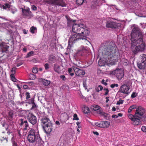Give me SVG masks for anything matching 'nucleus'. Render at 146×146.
I'll list each match as a JSON object with an SVG mask.
<instances>
[{
    "label": "nucleus",
    "instance_id": "obj_1",
    "mask_svg": "<svg viewBox=\"0 0 146 146\" xmlns=\"http://www.w3.org/2000/svg\"><path fill=\"white\" fill-rule=\"evenodd\" d=\"M131 49L134 54L144 50L145 44L143 41L142 33L139 28L135 27L133 28L131 35Z\"/></svg>",
    "mask_w": 146,
    "mask_h": 146
},
{
    "label": "nucleus",
    "instance_id": "obj_2",
    "mask_svg": "<svg viewBox=\"0 0 146 146\" xmlns=\"http://www.w3.org/2000/svg\"><path fill=\"white\" fill-rule=\"evenodd\" d=\"M102 53L107 56L106 60L113 64L118 61L120 56L119 50L113 42H110L104 46Z\"/></svg>",
    "mask_w": 146,
    "mask_h": 146
},
{
    "label": "nucleus",
    "instance_id": "obj_3",
    "mask_svg": "<svg viewBox=\"0 0 146 146\" xmlns=\"http://www.w3.org/2000/svg\"><path fill=\"white\" fill-rule=\"evenodd\" d=\"M72 31L74 33L87 36L90 33L89 31L88 30L85 26L82 24H73Z\"/></svg>",
    "mask_w": 146,
    "mask_h": 146
},
{
    "label": "nucleus",
    "instance_id": "obj_4",
    "mask_svg": "<svg viewBox=\"0 0 146 146\" xmlns=\"http://www.w3.org/2000/svg\"><path fill=\"white\" fill-rule=\"evenodd\" d=\"M41 123L44 130L46 133H49L53 129V124L49 118L43 117L40 120Z\"/></svg>",
    "mask_w": 146,
    "mask_h": 146
},
{
    "label": "nucleus",
    "instance_id": "obj_5",
    "mask_svg": "<svg viewBox=\"0 0 146 146\" xmlns=\"http://www.w3.org/2000/svg\"><path fill=\"white\" fill-rule=\"evenodd\" d=\"M86 36L87 35L80 34H74L70 37L69 40L70 42L74 43L78 41L82 40V42L84 44L88 45L90 42L87 39Z\"/></svg>",
    "mask_w": 146,
    "mask_h": 146
},
{
    "label": "nucleus",
    "instance_id": "obj_6",
    "mask_svg": "<svg viewBox=\"0 0 146 146\" xmlns=\"http://www.w3.org/2000/svg\"><path fill=\"white\" fill-rule=\"evenodd\" d=\"M27 134L28 141L31 143H34L36 139L40 135L38 130H35L33 129H31L29 130Z\"/></svg>",
    "mask_w": 146,
    "mask_h": 146
},
{
    "label": "nucleus",
    "instance_id": "obj_7",
    "mask_svg": "<svg viewBox=\"0 0 146 146\" xmlns=\"http://www.w3.org/2000/svg\"><path fill=\"white\" fill-rule=\"evenodd\" d=\"M145 112V110L143 107L139 106L136 108L135 114L136 116H138V117L142 118V120L143 121H146V116H143Z\"/></svg>",
    "mask_w": 146,
    "mask_h": 146
},
{
    "label": "nucleus",
    "instance_id": "obj_8",
    "mask_svg": "<svg viewBox=\"0 0 146 146\" xmlns=\"http://www.w3.org/2000/svg\"><path fill=\"white\" fill-rule=\"evenodd\" d=\"M128 117L132 121V123L134 125H138L141 124V119L142 118L138 117V116L130 114L128 115Z\"/></svg>",
    "mask_w": 146,
    "mask_h": 146
},
{
    "label": "nucleus",
    "instance_id": "obj_9",
    "mask_svg": "<svg viewBox=\"0 0 146 146\" xmlns=\"http://www.w3.org/2000/svg\"><path fill=\"white\" fill-rule=\"evenodd\" d=\"M140 56L141 61L137 63V66L140 69H144L146 67V55L143 54Z\"/></svg>",
    "mask_w": 146,
    "mask_h": 146
},
{
    "label": "nucleus",
    "instance_id": "obj_10",
    "mask_svg": "<svg viewBox=\"0 0 146 146\" xmlns=\"http://www.w3.org/2000/svg\"><path fill=\"white\" fill-rule=\"evenodd\" d=\"M20 127H23V130L26 131L29 129L30 127L27 121L25 119H20L19 121Z\"/></svg>",
    "mask_w": 146,
    "mask_h": 146
},
{
    "label": "nucleus",
    "instance_id": "obj_11",
    "mask_svg": "<svg viewBox=\"0 0 146 146\" xmlns=\"http://www.w3.org/2000/svg\"><path fill=\"white\" fill-rule=\"evenodd\" d=\"M27 118L28 121L32 125L35 124L37 122L36 117L31 113L29 112L27 114Z\"/></svg>",
    "mask_w": 146,
    "mask_h": 146
},
{
    "label": "nucleus",
    "instance_id": "obj_12",
    "mask_svg": "<svg viewBox=\"0 0 146 146\" xmlns=\"http://www.w3.org/2000/svg\"><path fill=\"white\" fill-rule=\"evenodd\" d=\"M112 74L115 75L119 80H121L124 75V71L122 69H117L113 71Z\"/></svg>",
    "mask_w": 146,
    "mask_h": 146
},
{
    "label": "nucleus",
    "instance_id": "obj_13",
    "mask_svg": "<svg viewBox=\"0 0 146 146\" xmlns=\"http://www.w3.org/2000/svg\"><path fill=\"white\" fill-rule=\"evenodd\" d=\"M47 1L54 5H59L62 7H65L66 5L63 0H48Z\"/></svg>",
    "mask_w": 146,
    "mask_h": 146
},
{
    "label": "nucleus",
    "instance_id": "obj_14",
    "mask_svg": "<svg viewBox=\"0 0 146 146\" xmlns=\"http://www.w3.org/2000/svg\"><path fill=\"white\" fill-rule=\"evenodd\" d=\"M130 89V87L129 85L124 84L121 86L119 91L124 94H127L129 93V90Z\"/></svg>",
    "mask_w": 146,
    "mask_h": 146
},
{
    "label": "nucleus",
    "instance_id": "obj_15",
    "mask_svg": "<svg viewBox=\"0 0 146 146\" xmlns=\"http://www.w3.org/2000/svg\"><path fill=\"white\" fill-rule=\"evenodd\" d=\"M72 67L76 74L77 76H80L84 75L85 74V72L83 70L80 69L74 66H73Z\"/></svg>",
    "mask_w": 146,
    "mask_h": 146
},
{
    "label": "nucleus",
    "instance_id": "obj_16",
    "mask_svg": "<svg viewBox=\"0 0 146 146\" xmlns=\"http://www.w3.org/2000/svg\"><path fill=\"white\" fill-rule=\"evenodd\" d=\"M106 27L107 28L115 29L117 28L116 23L110 21H108L106 23Z\"/></svg>",
    "mask_w": 146,
    "mask_h": 146
},
{
    "label": "nucleus",
    "instance_id": "obj_17",
    "mask_svg": "<svg viewBox=\"0 0 146 146\" xmlns=\"http://www.w3.org/2000/svg\"><path fill=\"white\" fill-rule=\"evenodd\" d=\"M87 49L84 46H81L78 50L77 54L81 56H83L87 53Z\"/></svg>",
    "mask_w": 146,
    "mask_h": 146
},
{
    "label": "nucleus",
    "instance_id": "obj_18",
    "mask_svg": "<svg viewBox=\"0 0 146 146\" xmlns=\"http://www.w3.org/2000/svg\"><path fill=\"white\" fill-rule=\"evenodd\" d=\"M21 9L23 14V15L27 17L32 16V13L30 11V9L29 8L27 9H25L22 8H21Z\"/></svg>",
    "mask_w": 146,
    "mask_h": 146
},
{
    "label": "nucleus",
    "instance_id": "obj_19",
    "mask_svg": "<svg viewBox=\"0 0 146 146\" xmlns=\"http://www.w3.org/2000/svg\"><path fill=\"white\" fill-rule=\"evenodd\" d=\"M43 142L40 137V135L39 136H38V138H36L35 141L34 142L36 146H40L43 144Z\"/></svg>",
    "mask_w": 146,
    "mask_h": 146
},
{
    "label": "nucleus",
    "instance_id": "obj_20",
    "mask_svg": "<svg viewBox=\"0 0 146 146\" xmlns=\"http://www.w3.org/2000/svg\"><path fill=\"white\" fill-rule=\"evenodd\" d=\"M47 61L50 64L54 63L56 61V57L53 55L50 54L48 57Z\"/></svg>",
    "mask_w": 146,
    "mask_h": 146
},
{
    "label": "nucleus",
    "instance_id": "obj_21",
    "mask_svg": "<svg viewBox=\"0 0 146 146\" xmlns=\"http://www.w3.org/2000/svg\"><path fill=\"white\" fill-rule=\"evenodd\" d=\"M39 80V82H41L45 86H46L48 85L50 83V81L42 78H40Z\"/></svg>",
    "mask_w": 146,
    "mask_h": 146
},
{
    "label": "nucleus",
    "instance_id": "obj_22",
    "mask_svg": "<svg viewBox=\"0 0 146 146\" xmlns=\"http://www.w3.org/2000/svg\"><path fill=\"white\" fill-rule=\"evenodd\" d=\"M66 18L67 21L68 25L69 26H70L73 23H74L76 21V20H73L71 19L68 16L66 15Z\"/></svg>",
    "mask_w": 146,
    "mask_h": 146
},
{
    "label": "nucleus",
    "instance_id": "obj_23",
    "mask_svg": "<svg viewBox=\"0 0 146 146\" xmlns=\"http://www.w3.org/2000/svg\"><path fill=\"white\" fill-rule=\"evenodd\" d=\"M102 128H106L108 127L110 125V122L107 121H102Z\"/></svg>",
    "mask_w": 146,
    "mask_h": 146
},
{
    "label": "nucleus",
    "instance_id": "obj_24",
    "mask_svg": "<svg viewBox=\"0 0 146 146\" xmlns=\"http://www.w3.org/2000/svg\"><path fill=\"white\" fill-rule=\"evenodd\" d=\"M121 62L125 66L128 65L129 63V61L125 58L122 59Z\"/></svg>",
    "mask_w": 146,
    "mask_h": 146
},
{
    "label": "nucleus",
    "instance_id": "obj_25",
    "mask_svg": "<svg viewBox=\"0 0 146 146\" xmlns=\"http://www.w3.org/2000/svg\"><path fill=\"white\" fill-rule=\"evenodd\" d=\"M103 88V87L102 86L99 85L98 87L95 88V90L96 92H99L100 91L102 90Z\"/></svg>",
    "mask_w": 146,
    "mask_h": 146
},
{
    "label": "nucleus",
    "instance_id": "obj_26",
    "mask_svg": "<svg viewBox=\"0 0 146 146\" xmlns=\"http://www.w3.org/2000/svg\"><path fill=\"white\" fill-rule=\"evenodd\" d=\"M86 0H77L76 1V3L79 5H82L83 3H84V1Z\"/></svg>",
    "mask_w": 146,
    "mask_h": 146
},
{
    "label": "nucleus",
    "instance_id": "obj_27",
    "mask_svg": "<svg viewBox=\"0 0 146 146\" xmlns=\"http://www.w3.org/2000/svg\"><path fill=\"white\" fill-rule=\"evenodd\" d=\"M9 47V46L7 45H5L2 48V50L3 52H6Z\"/></svg>",
    "mask_w": 146,
    "mask_h": 146
},
{
    "label": "nucleus",
    "instance_id": "obj_28",
    "mask_svg": "<svg viewBox=\"0 0 146 146\" xmlns=\"http://www.w3.org/2000/svg\"><path fill=\"white\" fill-rule=\"evenodd\" d=\"M13 111H9L8 113V117L11 119L13 117Z\"/></svg>",
    "mask_w": 146,
    "mask_h": 146
},
{
    "label": "nucleus",
    "instance_id": "obj_29",
    "mask_svg": "<svg viewBox=\"0 0 146 146\" xmlns=\"http://www.w3.org/2000/svg\"><path fill=\"white\" fill-rule=\"evenodd\" d=\"M96 0H95L93 1L92 3V7H96V6L98 5V3L97 2Z\"/></svg>",
    "mask_w": 146,
    "mask_h": 146
},
{
    "label": "nucleus",
    "instance_id": "obj_30",
    "mask_svg": "<svg viewBox=\"0 0 146 146\" xmlns=\"http://www.w3.org/2000/svg\"><path fill=\"white\" fill-rule=\"evenodd\" d=\"M97 113H99L102 115L104 116H106V113L103 112L99 109L97 110Z\"/></svg>",
    "mask_w": 146,
    "mask_h": 146
},
{
    "label": "nucleus",
    "instance_id": "obj_31",
    "mask_svg": "<svg viewBox=\"0 0 146 146\" xmlns=\"http://www.w3.org/2000/svg\"><path fill=\"white\" fill-rule=\"evenodd\" d=\"M30 32L32 34H34L35 33V31L36 30V28L34 26H32L30 28Z\"/></svg>",
    "mask_w": 146,
    "mask_h": 146
},
{
    "label": "nucleus",
    "instance_id": "obj_32",
    "mask_svg": "<svg viewBox=\"0 0 146 146\" xmlns=\"http://www.w3.org/2000/svg\"><path fill=\"white\" fill-rule=\"evenodd\" d=\"M68 42V43L67 47V48L68 49H70L72 47V45L74 43L73 42H70V40H69Z\"/></svg>",
    "mask_w": 146,
    "mask_h": 146
},
{
    "label": "nucleus",
    "instance_id": "obj_33",
    "mask_svg": "<svg viewBox=\"0 0 146 146\" xmlns=\"http://www.w3.org/2000/svg\"><path fill=\"white\" fill-rule=\"evenodd\" d=\"M95 125L99 127L102 128V121L99 122H97L95 123Z\"/></svg>",
    "mask_w": 146,
    "mask_h": 146
},
{
    "label": "nucleus",
    "instance_id": "obj_34",
    "mask_svg": "<svg viewBox=\"0 0 146 146\" xmlns=\"http://www.w3.org/2000/svg\"><path fill=\"white\" fill-rule=\"evenodd\" d=\"M59 68V66L56 65V64L54 65V71L57 73H59V70H58V69Z\"/></svg>",
    "mask_w": 146,
    "mask_h": 146
},
{
    "label": "nucleus",
    "instance_id": "obj_35",
    "mask_svg": "<svg viewBox=\"0 0 146 146\" xmlns=\"http://www.w3.org/2000/svg\"><path fill=\"white\" fill-rule=\"evenodd\" d=\"M10 76L12 80L14 82H16V79L15 78L13 74H11Z\"/></svg>",
    "mask_w": 146,
    "mask_h": 146
},
{
    "label": "nucleus",
    "instance_id": "obj_36",
    "mask_svg": "<svg viewBox=\"0 0 146 146\" xmlns=\"http://www.w3.org/2000/svg\"><path fill=\"white\" fill-rule=\"evenodd\" d=\"M34 53V52L33 51H31L29 52L27 54L26 56V58H27L31 56Z\"/></svg>",
    "mask_w": 146,
    "mask_h": 146
},
{
    "label": "nucleus",
    "instance_id": "obj_37",
    "mask_svg": "<svg viewBox=\"0 0 146 146\" xmlns=\"http://www.w3.org/2000/svg\"><path fill=\"white\" fill-rule=\"evenodd\" d=\"M93 110H94L95 111H97L99 109H100V107L99 106H98V105H94L93 106Z\"/></svg>",
    "mask_w": 146,
    "mask_h": 146
},
{
    "label": "nucleus",
    "instance_id": "obj_38",
    "mask_svg": "<svg viewBox=\"0 0 146 146\" xmlns=\"http://www.w3.org/2000/svg\"><path fill=\"white\" fill-rule=\"evenodd\" d=\"M25 94L26 96V98L27 100H28L29 99L31 98V96L30 95V93L29 92H26Z\"/></svg>",
    "mask_w": 146,
    "mask_h": 146
},
{
    "label": "nucleus",
    "instance_id": "obj_39",
    "mask_svg": "<svg viewBox=\"0 0 146 146\" xmlns=\"http://www.w3.org/2000/svg\"><path fill=\"white\" fill-rule=\"evenodd\" d=\"M16 69L17 68L15 67H13L11 69V72L12 73L11 74H13V75H14V74H15L16 73Z\"/></svg>",
    "mask_w": 146,
    "mask_h": 146
},
{
    "label": "nucleus",
    "instance_id": "obj_40",
    "mask_svg": "<svg viewBox=\"0 0 146 146\" xmlns=\"http://www.w3.org/2000/svg\"><path fill=\"white\" fill-rule=\"evenodd\" d=\"M73 119L74 120H78L79 119V118L78 117L76 113L74 114L73 115Z\"/></svg>",
    "mask_w": 146,
    "mask_h": 146
},
{
    "label": "nucleus",
    "instance_id": "obj_41",
    "mask_svg": "<svg viewBox=\"0 0 146 146\" xmlns=\"http://www.w3.org/2000/svg\"><path fill=\"white\" fill-rule=\"evenodd\" d=\"M83 85L84 87L85 88V89H87L86 81V80H83Z\"/></svg>",
    "mask_w": 146,
    "mask_h": 146
},
{
    "label": "nucleus",
    "instance_id": "obj_42",
    "mask_svg": "<svg viewBox=\"0 0 146 146\" xmlns=\"http://www.w3.org/2000/svg\"><path fill=\"white\" fill-rule=\"evenodd\" d=\"M118 85L117 84H112L110 85V87L111 88H113L115 87H118Z\"/></svg>",
    "mask_w": 146,
    "mask_h": 146
},
{
    "label": "nucleus",
    "instance_id": "obj_43",
    "mask_svg": "<svg viewBox=\"0 0 146 146\" xmlns=\"http://www.w3.org/2000/svg\"><path fill=\"white\" fill-rule=\"evenodd\" d=\"M38 71V69L36 68H33L32 70V72L34 73H36Z\"/></svg>",
    "mask_w": 146,
    "mask_h": 146
},
{
    "label": "nucleus",
    "instance_id": "obj_44",
    "mask_svg": "<svg viewBox=\"0 0 146 146\" xmlns=\"http://www.w3.org/2000/svg\"><path fill=\"white\" fill-rule=\"evenodd\" d=\"M85 109L84 110V112L85 113H87L89 112V109L87 107L85 108Z\"/></svg>",
    "mask_w": 146,
    "mask_h": 146
},
{
    "label": "nucleus",
    "instance_id": "obj_45",
    "mask_svg": "<svg viewBox=\"0 0 146 146\" xmlns=\"http://www.w3.org/2000/svg\"><path fill=\"white\" fill-rule=\"evenodd\" d=\"M44 66L45 69L46 70H47L49 68V64L48 63L45 64Z\"/></svg>",
    "mask_w": 146,
    "mask_h": 146
},
{
    "label": "nucleus",
    "instance_id": "obj_46",
    "mask_svg": "<svg viewBox=\"0 0 146 146\" xmlns=\"http://www.w3.org/2000/svg\"><path fill=\"white\" fill-rule=\"evenodd\" d=\"M137 94L136 92H133L131 95V97L134 98L137 96Z\"/></svg>",
    "mask_w": 146,
    "mask_h": 146
},
{
    "label": "nucleus",
    "instance_id": "obj_47",
    "mask_svg": "<svg viewBox=\"0 0 146 146\" xmlns=\"http://www.w3.org/2000/svg\"><path fill=\"white\" fill-rule=\"evenodd\" d=\"M29 104H32L34 103V98H32L29 100Z\"/></svg>",
    "mask_w": 146,
    "mask_h": 146
},
{
    "label": "nucleus",
    "instance_id": "obj_48",
    "mask_svg": "<svg viewBox=\"0 0 146 146\" xmlns=\"http://www.w3.org/2000/svg\"><path fill=\"white\" fill-rule=\"evenodd\" d=\"M141 130L143 132H146V126H142L141 128Z\"/></svg>",
    "mask_w": 146,
    "mask_h": 146
},
{
    "label": "nucleus",
    "instance_id": "obj_49",
    "mask_svg": "<svg viewBox=\"0 0 146 146\" xmlns=\"http://www.w3.org/2000/svg\"><path fill=\"white\" fill-rule=\"evenodd\" d=\"M104 90L106 91L105 93L104 94L105 95H106L108 94L109 92V90L108 88H104Z\"/></svg>",
    "mask_w": 146,
    "mask_h": 146
},
{
    "label": "nucleus",
    "instance_id": "obj_50",
    "mask_svg": "<svg viewBox=\"0 0 146 146\" xmlns=\"http://www.w3.org/2000/svg\"><path fill=\"white\" fill-rule=\"evenodd\" d=\"M32 104L33 105H32V107L31 109V110L35 109L36 108V107H37L35 103V102L34 103H33Z\"/></svg>",
    "mask_w": 146,
    "mask_h": 146
},
{
    "label": "nucleus",
    "instance_id": "obj_51",
    "mask_svg": "<svg viewBox=\"0 0 146 146\" xmlns=\"http://www.w3.org/2000/svg\"><path fill=\"white\" fill-rule=\"evenodd\" d=\"M17 11L16 9H11V12L13 14L15 13Z\"/></svg>",
    "mask_w": 146,
    "mask_h": 146
},
{
    "label": "nucleus",
    "instance_id": "obj_52",
    "mask_svg": "<svg viewBox=\"0 0 146 146\" xmlns=\"http://www.w3.org/2000/svg\"><path fill=\"white\" fill-rule=\"evenodd\" d=\"M123 101L122 100H119V101H118L117 102V104L118 105H120V104H122L123 103Z\"/></svg>",
    "mask_w": 146,
    "mask_h": 146
},
{
    "label": "nucleus",
    "instance_id": "obj_53",
    "mask_svg": "<svg viewBox=\"0 0 146 146\" xmlns=\"http://www.w3.org/2000/svg\"><path fill=\"white\" fill-rule=\"evenodd\" d=\"M32 9L33 10L36 11L37 9V7L34 5L32 6Z\"/></svg>",
    "mask_w": 146,
    "mask_h": 146
},
{
    "label": "nucleus",
    "instance_id": "obj_54",
    "mask_svg": "<svg viewBox=\"0 0 146 146\" xmlns=\"http://www.w3.org/2000/svg\"><path fill=\"white\" fill-rule=\"evenodd\" d=\"M60 78L63 80H65L66 79L65 76L64 75H61L60 76Z\"/></svg>",
    "mask_w": 146,
    "mask_h": 146
},
{
    "label": "nucleus",
    "instance_id": "obj_55",
    "mask_svg": "<svg viewBox=\"0 0 146 146\" xmlns=\"http://www.w3.org/2000/svg\"><path fill=\"white\" fill-rule=\"evenodd\" d=\"M101 83L104 84L105 86L107 85L108 84L107 83L105 82V80L103 79L102 80Z\"/></svg>",
    "mask_w": 146,
    "mask_h": 146
},
{
    "label": "nucleus",
    "instance_id": "obj_56",
    "mask_svg": "<svg viewBox=\"0 0 146 146\" xmlns=\"http://www.w3.org/2000/svg\"><path fill=\"white\" fill-rule=\"evenodd\" d=\"M5 6H6V7H7V8L8 9L10 8V5H9V4L7 3H6L5 4Z\"/></svg>",
    "mask_w": 146,
    "mask_h": 146
},
{
    "label": "nucleus",
    "instance_id": "obj_57",
    "mask_svg": "<svg viewBox=\"0 0 146 146\" xmlns=\"http://www.w3.org/2000/svg\"><path fill=\"white\" fill-rule=\"evenodd\" d=\"M93 133L94 134L96 135H99L97 131H93Z\"/></svg>",
    "mask_w": 146,
    "mask_h": 146
},
{
    "label": "nucleus",
    "instance_id": "obj_58",
    "mask_svg": "<svg viewBox=\"0 0 146 146\" xmlns=\"http://www.w3.org/2000/svg\"><path fill=\"white\" fill-rule=\"evenodd\" d=\"M68 72L70 73H71L72 71V68H70L68 69Z\"/></svg>",
    "mask_w": 146,
    "mask_h": 146
},
{
    "label": "nucleus",
    "instance_id": "obj_59",
    "mask_svg": "<svg viewBox=\"0 0 146 146\" xmlns=\"http://www.w3.org/2000/svg\"><path fill=\"white\" fill-rule=\"evenodd\" d=\"M97 72L98 74H100L102 73V70L100 69H98L97 70Z\"/></svg>",
    "mask_w": 146,
    "mask_h": 146
},
{
    "label": "nucleus",
    "instance_id": "obj_60",
    "mask_svg": "<svg viewBox=\"0 0 146 146\" xmlns=\"http://www.w3.org/2000/svg\"><path fill=\"white\" fill-rule=\"evenodd\" d=\"M132 110V108H130V107L128 110V112L129 113L131 112Z\"/></svg>",
    "mask_w": 146,
    "mask_h": 146
},
{
    "label": "nucleus",
    "instance_id": "obj_61",
    "mask_svg": "<svg viewBox=\"0 0 146 146\" xmlns=\"http://www.w3.org/2000/svg\"><path fill=\"white\" fill-rule=\"evenodd\" d=\"M17 134L18 136H19L20 137L21 136V135L20 133V131L18 130Z\"/></svg>",
    "mask_w": 146,
    "mask_h": 146
},
{
    "label": "nucleus",
    "instance_id": "obj_62",
    "mask_svg": "<svg viewBox=\"0 0 146 146\" xmlns=\"http://www.w3.org/2000/svg\"><path fill=\"white\" fill-rule=\"evenodd\" d=\"M23 88L24 89H27L28 88V87L27 85H25L23 86Z\"/></svg>",
    "mask_w": 146,
    "mask_h": 146
},
{
    "label": "nucleus",
    "instance_id": "obj_63",
    "mask_svg": "<svg viewBox=\"0 0 146 146\" xmlns=\"http://www.w3.org/2000/svg\"><path fill=\"white\" fill-rule=\"evenodd\" d=\"M112 111H116V109L115 108L114 106L113 107H112Z\"/></svg>",
    "mask_w": 146,
    "mask_h": 146
},
{
    "label": "nucleus",
    "instance_id": "obj_64",
    "mask_svg": "<svg viewBox=\"0 0 146 146\" xmlns=\"http://www.w3.org/2000/svg\"><path fill=\"white\" fill-rule=\"evenodd\" d=\"M56 124L57 125H60V123L58 121H56Z\"/></svg>",
    "mask_w": 146,
    "mask_h": 146
}]
</instances>
